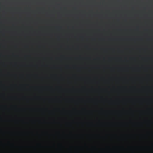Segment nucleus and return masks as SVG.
Listing matches in <instances>:
<instances>
[{
    "label": "nucleus",
    "instance_id": "obj_1",
    "mask_svg": "<svg viewBox=\"0 0 153 153\" xmlns=\"http://www.w3.org/2000/svg\"><path fill=\"white\" fill-rule=\"evenodd\" d=\"M19 142H17V143H23V142H21V141H19Z\"/></svg>",
    "mask_w": 153,
    "mask_h": 153
},
{
    "label": "nucleus",
    "instance_id": "obj_2",
    "mask_svg": "<svg viewBox=\"0 0 153 153\" xmlns=\"http://www.w3.org/2000/svg\"><path fill=\"white\" fill-rule=\"evenodd\" d=\"M46 143H47L46 142ZM48 143H50V142H48ZM50 143H52V142H51Z\"/></svg>",
    "mask_w": 153,
    "mask_h": 153
}]
</instances>
